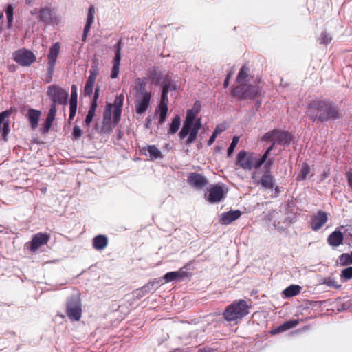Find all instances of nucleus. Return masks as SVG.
<instances>
[{"instance_id": "f257e3e1", "label": "nucleus", "mask_w": 352, "mask_h": 352, "mask_svg": "<svg viewBox=\"0 0 352 352\" xmlns=\"http://www.w3.org/2000/svg\"><path fill=\"white\" fill-rule=\"evenodd\" d=\"M272 149L273 146H270L263 155L241 151L236 155L234 163L235 170L243 169L245 171H251L254 168H260L264 164L265 168H270L274 161V157L269 156Z\"/></svg>"}, {"instance_id": "f03ea898", "label": "nucleus", "mask_w": 352, "mask_h": 352, "mask_svg": "<svg viewBox=\"0 0 352 352\" xmlns=\"http://www.w3.org/2000/svg\"><path fill=\"white\" fill-rule=\"evenodd\" d=\"M306 116L313 121L323 122L339 118L340 113L338 107L333 103L316 100L309 104Z\"/></svg>"}, {"instance_id": "7ed1b4c3", "label": "nucleus", "mask_w": 352, "mask_h": 352, "mask_svg": "<svg viewBox=\"0 0 352 352\" xmlns=\"http://www.w3.org/2000/svg\"><path fill=\"white\" fill-rule=\"evenodd\" d=\"M148 78H137L133 88L134 104L136 113L142 115L150 107L152 93L147 89Z\"/></svg>"}, {"instance_id": "20e7f679", "label": "nucleus", "mask_w": 352, "mask_h": 352, "mask_svg": "<svg viewBox=\"0 0 352 352\" xmlns=\"http://www.w3.org/2000/svg\"><path fill=\"white\" fill-rule=\"evenodd\" d=\"M248 308L249 306L245 300H239L228 306L223 315L226 320L234 321L248 314Z\"/></svg>"}, {"instance_id": "39448f33", "label": "nucleus", "mask_w": 352, "mask_h": 352, "mask_svg": "<svg viewBox=\"0 0 352 352\" xmlns=\"http://www.w3.org/2000/svg\"><path fill=\"white\" fill-rule=\"evenodd\" d=\"M262 89L258 85H239L234 88L232 94L241 99H254L261 94Z\"/></svg>"}, {"instance_id": "423d86ee", "label": "nucleus", "mask_w": 352, "mask_h": 352, "mask_svg": "<svg viewBox=\"0 0 352 352\" xmlns=\"http://www.w3.org/2000/svg\"><path fill=\"white\" fill-rule=\"evenodd\" d=\"M263 140L272 142V146H274L276 144L280 145H287L290 144L292 140V137L287 131L273 130L266 133L263 136Z\"/></svg>"}, {"instance_id": "0eeeda50", "label": "nucleus", "mask_w": 352, "mask_h": 352, "mask_svg": "<svg viewBox=\"0 0 352 352\" xmlns=\"http://www.w3.org/2000/svg\"><path fill=\"white\" fill-rule=\"evenodd\" d=\"M67 314L72 321H78L81 317V303L78 296L72 297L67 303Z\"/></svg>"}, {"instance_id": "6e6552de", "label": "nucleus", "mask_w": 352, "mask_h": 352, "mask_svg": "<svg viewBox=\"0 0 352 352\" xmlns=\"http://www.w3.org/2000/svg\"><path fill=\"white\" fill-rule=\"evenodd\" d=\"M47 95L54 104H64L66 103L68 92L56 85H51L48 87Z\"/></svg>"}, {"instance_id": "1a4fd4ad", "label": "nucleus", "mask_w": 352, "mask_h": 352, "mask_svg": "<svg viewBox=\"0 0 352 352\" xmlns=\"http://www.w3.org/2000/svg\"><path fill=\"white\" fill-rule=\"evenodd\" d=\"M14 60L22 66H29L36 60L35 55L30 50L21 49L13 54Z\"/></svg>"}, {"instance_id": "9d476101", "label": "nucleus", "mask_w": 352, "mask_h": 352, "mask_svg": "<svg viewBox=\"0 0 352 352\" xmlns=\"http://www.w3.org/2000/svg\"><path fill=\"white\" fill-rule=\"evenodd\" d=\"M60 44L59 43H55L50 50V53L48 54V67H47V74L49 76L50 80L48 82H50L52 78V75L54 73V66L56 65L57 57L59 54L60 52Z\"/></svg>"}, {"instance_id": "9b49d317", "label": "nucleus", "mask_w": 352, "mask_h": 352, "mask_svg": "<svg viewBox=\"0 0 352 352\" xmlns=\"http://www.w3.org/2000/svg\"><path fill=\"white\" fill-rule=\"evenodd\" d=\"M266 170L260 179H258L256 172L253 173L252 178L254 183L256 185L261 184L263 188L266 189H272L274 187V177L272 175L270 168H265Z\"/></svg>"}, {"instance_id": "f8f14e48", "label": "nucleus", "mask_w": 352, "mask_h": 352, "mask_svg": "<svg viewBox=\"0 0 352 352\" xmlns=\"http://www.w3.org/2000/svg\"><path fill=\"white\" fill-rule=\"evenodd\" d=\"M224 195L225 192L222 186L215 185L208 190V192L206 193L205 197L208 201L210 203H216L221 201L223 199Z\"/></svg>"}, {"instance_id": "ddd939ff", "label": "nucleus", "mask_w": 352, "mask_h": 352, "mask_svg": "<svg viewBox=\"0 0 352 352\" xmlns=\"http://www.w3.org/2000/svg\"><path fill=\"white\" fill-rule=\"evenodd\" d=\"M197 113V111L194 109L188 110L184 124L179 133V136L181 139H184L188 135L190 129L195 124L194 121Z\"/></svg>"}, {"instance_id": "4468645a", "label": "nucleus", "mask_w": 352, "mask_h": 352, "mask_svg": "<svg viewBox=\"0 0 352 352\" xmlns=\"http://www.w3.org/2000/svg\"><path fill=\"white\" fill-rule=\"evenodd\" d=\"M327 214L323 211H318L311 218V227L314 231L320 230L327 221Z\"/></svg>"}, {"instance_id": "2eb2a0df", "label": "nucleus", "mask_w": 352, "mask_h": 352, "mask_svg": "<svg viewBox=\"0 0 352 352\" xmlns=\"http://www.w3.org/2000/svg\"><path fill=\"white\" fill-rule=\"evenodd\" d=\"M188 182L197 189H202L208 184L207 179L198 173H191L188 177Z\"/></svg>"}, {"instance_id": "dca6fc26", "label": "nucleus", "mask_w": 352, "mask_h": 352, "mask_svg": "<svg viewBox=\"0 0 352 352\" xmlns=\"http://www.w3.org/2000/svg\"><path fill=\"white\" fill-rule=\"evenodd\" d=\"M49 240V234L42 232L37 233L32 238L30 250L34 252L36 251L39 247L46 244Z\"/></svg>"}, {"instance_id": "f3484780", "label": "nucleus", "mask_w": 352, "mask_h": 352, "mask_svg": "<svg viewBox=\"0 0 352 352\" xmlns=\"http://www.w3.org/2000/svg\"><path fill=\"white\" fill-rule=\"evenodd\" d=\"M113 105L111 104H107L103 115V126L102 131L104 132H109L113 127V124L111 122V111Z\"/></svg>"}, {"instance_id": "a211bd4d", "label": "nucleus", "mask_w": 352, "mask_h": 352, "mask_svg": "<svg viewBox=\"0 0 352 352\" xmlns=\"http://www.w3.org/2000/svg\"><path fill=\"white\" fill-rule=\"evenodd\" d=\"M90 75L85 86L84 93L85 95L90 96L92 94L96 76L98 74V71L96 67H92L89 71Z\"/></svg>"}, {"instance_id": "6ab92c4d", "label": "nucleus", "mask_w": 352, "mask_h": 352, "mask_svg": "<svg viewBox=\"0 0 352 352\" xmlns=\"http://www.w3.org/2000/svg\"><path fill=\"white\" fill-rule=\"evenodd\" d=\"M241 215L240 210L230 211L221 214L220 221L222 224L228 225L236 220Z\"/></svg>"}, {"instance_id": "aec40b11", "label": "nucleus", "mask_w": 352, "mask_h": 352, "mask_svg": "<svg viewBox=\"0 0 352 352\" xmlns=\"http://www.w3.org/2000/svg\"><path fill=\"white\" fill-rule=\"evenodd\" d=\"M95 12H96V10H95L94 6H90L88 10L87 19L86 24H85V26L84 28L82 38L83 41H86V38L88 35V33L90 30L91 26L94 21Z\"/></svg>"}, {"instance_id": "412c9836", "label": "nucleus", "mask_w": 352, "mask_h": 352, "mask_svg": "<svg viewBox=\"0 0 352 352\" xmlns=\"http://www.w3.org/2000/svg\"><path fill=\"white\" fill-rule=\"evenodd\" d=\"M95 12H96V10H95L94 6H90L88 10L87 19L86 24H85V26L84 28L82 38L83 41H86V38L88 35V33L90 30L91 26L94 21Z\"/></svg>"}, {"instance_id": "4be33fe9", "label": "nucleus", "mask_w": 352, "mask_h": 352, "mask_svg": "<svg viewBox=\"0 0 352 352\" xmlns=\"http://www.w3.org/2000/svg\"><path fill=\"white\" fill-rule=\"evenodd\" d=\"M41 115V112L38 110L34 109H30L28 110L26 116L28 118L30 126L33 129L37 128Z\"/></svg>"}, {"instance_id": "5701e85b", "label": "nucleus", "mask_w": 352, "mask_h": 352, "mask_svg": "<svg viewBox=\"0 0 352 352\" xmlns=\"http://www.w3.org/2000/svg\"><path fill=\"white\" fill-rule=\"evenodd\" d=\"M344 236L340 231L333 232L327 238L328 243L333 247H338L343 243Z\"/></svg>"}, {"instance_id": "b1692460", "label": "nucleus", "mask_w": 352, "mask_h": 352, "mask_svg": "<svg viewBox=\"0 0 352 352\" xmlns=\"http://www.w3.org/2000/svg\"><path fill=\"white\" fill-rule=\"evenodd\" d=\"M201 126V120L200 119H198L196 122H195V124L190 129L188 133L189 136L186 140V144H190L195 140V139L197 138L198 131L200 129Z\"/></svg>"}, {"instance_id": "393cba45", "label": "nucleus", "mask_w": 352, "mask_h": 352, "mask_svg": "<svg viewBox=\"0 0 352 352\" xmlns=\"http://www.w3.org/2000/svg\"><path fill=\"white\" fill-rule=\"evenodd\" d=\"M107 244L108 239L104 235H98L93 239V246L97 250H104Z\"/></svg>"}, {"instance_id": "a878e982", "label": "nucleus", "mask_w": 352, "mask_h": 352, "mask_svg": "<svg viewBox=\"0 0 352 352\" xmlns=\"http://www.w3.org/2000/svg\"><path fill=\"white\" fill-rule=\"evenodd\" d=\"M187 276V274L186 272L183 271L182 268L180 269L179 271L177 272H170L166 273L164 278L166 280V282L172 281L173 280L176 279H181L184 277H186Z\"/></svg>"}, {"instance_id": "bb28decb", "label": "nucleus", "mask_w": 352, "mask_h": 352, "mask_svg": "<svg viewBox=\"0 0 352 352\" xmlns=\"http://www.w3.org/2000/svg\"><path fill=\"white\" fill-rule=\"evenodd\" d=\"M298 323V320H289L284 324L279 326L278 328L274 329L272 331V333L276 334L280 332H283L286 330H288L289 329H292L297 325Z\"/></svg>"}, {"instance_id": "cd10ccee", "label": "nucleus", "mask_w": 352, "mask_h": 352, "mask_svg": "<svg viewBox=\"0 0 352 352\" xmlns=\"http://www.w3.org/2000/svg\"><path fill=\"white\" fill-rule=\"evenodd\" d=\"M148 76L150 78L151 82L156 85L160 84L161 79L162 78V73L156 68L151 69L148 71Z\"/></svg>"}, {"instance_id": "c85d7f7f", "label": "nucleus", "mask_w": 352, "mask_h": 352, "mask_svg": "<svg viewBox=\"0 0 352 352\" xmlns=\"http://www.w3.org/2000/svg\"><path fill=\"white\" fill-rule=\"evenodd\" d=\"M249 69L245 65H243L241 69L236 77V81L240 85L245 84L248 78Z\"/></svg>"}, {"instance_id": "c756f323", "label": "nucleus", "mask_w": 352, "mask_h": 352, "mask_svg": "<svg viewBox=\"0 0 352 352\" xmlns=\"http://www.w3.org/2000/svg\"><path fill=\"white\" fill-rule=\"evenodd\" d=\"M300 287L296 285H292L287 287L284 291L283 294L287 297H292L297 295L300 293Z\"/></svg>"}, {"instance_id": "7c9ffc66", "label": "nucleus", "mask_w": 352, "mask_h": 352, "mask_svg": "<svg viewBox=\"0 0 352 352\" xmlns=\"http://www.w3.org/2000/svg\"><path fill=\"white\" fill-rule=\"evenodd\" d=\"M309 175L312 176L313 174H311V168L308 166L307 164H303L301 168V170L297 177L298 180H304Z\"/></svg>"}, {"instance_id": "2f4dec72", "label": "nucleus", "mask_w": 352, "mask_h": 352, "mask_svg": "<svg viewBox=\"0 0 352 352\" xmlns=\"http://www.w3.org/2000/svg\"><path fill=\"white\" fill-rule=\"evenodd\" d=\"M339 263L342 266L352 264V251L350 253H343L339 256Z\"/></svg>"}, {"instance_id": "473e14b6", "label": "nucleus", "mask_w": 352, "mask_h": 352, "mask_svg": "<svg viewBox=\"0 0 352 352\" xmlns=\"http://www.w3.org/2000/svg\"><path fill=\"white\" fill-rule=\"evenodd\" d=\"M181 124V118L180 116L177 115L173 120L170 129L168 130V133L175 134L178 129H179Z\"/></svg>"}, {"instance_id": "72a5a7b5", "label": "nucleus", "mask_w": 352, "mask_h": 352, "mask_svg": "<svg viewBox=\"0 0 352 352\" xmlns=\"http://www.w3.org/2000/svg\"><path fill=\"white\" fill-rule=\"evenodd\" d=\"M147 151L149 153V156L152 160H156L157 158L162 157L161 151L155 146H148Z\"/></svg>"}, {"instance_id": "f704fd0d", "label": "nucleus", "mask_w": 352, "mask_h": 352, "mask_svg": "<svg viewBox=\"0 0 352 352\" xmlns=\"http://www.w3.org/2000/svg\"><path fill=\"white\" fill-rule=\"evenodd\" d=\"M120 60L118 58H113V67L111 69V78H116L119 74L120 72Z\"/></svg>"}, {"instance_id": "c9c22d12", "label": "nucleus", "mask_w": 352, "mask_h": 352, "mask_svg": "<svg viewBox=\"0 0 352 352\" xmlns=\"http://www.w3.org/2000/svg\"><path fill=\"white\" fill-rule=\"evenodd\" d=\"M168 87L163 86L162 97H161L160 104L159 107H168Z\"/></svg>"}, {"instance_id": "e433bc0d", "label": "nucleus", "mask_w": 352, "mask_h": 352, "mask_svg": "<svg viewBox=\"0 0 352 352\" xmlns=\"http://www.w3.org/2000/svg\"><path fill=\"white\" fill-rule=\"evenodd\" d=\"M6 14L8 19V28H10L12 26L14 20V8L12 5H8L6 10Z\"/></svg>"}, {"instance_id": "4c0bfd02", "label": "nucleus", "mask_w": 352, "mask_h": 352, "mask_svg": "<svg viewBox=\"0 0 352 352\" xmlns=\"http://www.w3.org/2000/svg\"><path fill=\"white\" fill-rule=\"evenodd\" d=\"M153 285L152 284H147L142 287V288L137 289L134 292V295L138 298H140L143 296H144L146 293L149 292L152 289Z\"/></svg>"}, {"instance_id": "58836bf2", "label": "nucleus", "mask_w": 352, "mask_h": 352, "mask_svg": "<svg viewBox=\"0 0 352 352\" xmlns=\"http://www.w3.org/2000/svg\"><path fill=\"white\" fill-rule=\"evenodd\" d=\"M40 19L45 22H49L52 19V11L48 8H45L40 11Z\"/></svg>"}, {"instance_id": "ea45409f", "label": "nucleus", "mask_w": 352, "mask_h": 352, "mask_svg": "<svg viewBox=\"0 0 352 352\" xmlns=\"http://www.w3.org/2000/svg\"><path fill=\"white\" fill-rule=\"evenodd\" d=\"M157 111L160 113L159 123L162 124L165 122L166 119L168 107H158Z\"/></svg>"}, {"instance_id": "a19ab883", "label": "nucleus", "mask_w": 352, "mask_h": 352, "mask_svg": "<svg viewBox=\"0 0 352 352\" xmlns=\"http://www.w3.org/2000/svg\"><path fill=\"white\" fill-rule=\"evenodd\" d=\"M340 278L343 279L344 281L352 278V267H349L342 270L341 272Z\"/></svg>"}, {"instance_id": "79ce46f5", "label": "nucleus", "mask_w": 352, "mask_h": 352, "mask_svg": "<svg viewBox=\"0 0 352 352\" xmlns=\"http://www.w3.org/2000/svg\"><path fill=\"white\" fill-rule=\"evenodd\" d=\"M239 136H234L233 138L232 141V142H231V144H230V146H229V148L228 149V157H230L232 155V153H233L236 146H237V144L239 143Z\"/></svg>"}, {"instance_id": "37998d69", "label": "nucleus", "mask_w": 352, "mask_h": 352, "mask_svg": "<svg viewBox=\"0 0 352 352\" xmlns=\"http://www.w3.org/2000/svg\"><path fill=\"white\" fill-rule=\"evenodd\" d=\"M124 99V96L123 94H120V95L117 96L115 98L113 107L118 108V109H122V107L123 106Z\"/></svg>"}, {"instance_id": "c03bdc74", "label": "nucleus", "mask_w": 352, "mask_h": 352, "mask_svg": "<svg viewBox=\"0 0 352 352\" xmlns=\"http://www.w3.org/2000/svg\"><path fill=\"white\" fill-rule=\"evenodd\" d=\"M69 109H70L69 119L72 120L76 113L77 100H70Z\"/></svg>"}, {"instance_id": "a18cd8bd", "label": "nucleus", "mask_w": 352, "mask_h": 352, "mask_svg": "<svg viewBox=\"0 0 352 352\" xmlns=\"http://www.w3.org/2000/svg\"><path fill=\"white\" fill-rule=\"evenodd\" d=\"M54 120V118H52V117H50V116L47 117L46 120H45V122L44 123V125H43V132L44 133H47L49 131V130L50 129V128H51V126L52 125Z\"/></svg>"}, {"instance_id": "49530a36", "label": "nucleus", "mask_w": 352, "mask_h": 352, "mask_svg": "<svg viewBox=\"0 0 352 352\" xmlns=\"http://www.w3.org/2000/svg\"><path fill=\"white\" fill-rule=\"evenodd\" d=\"M331 39L332 38L329 34L326 32H323L319 38V42L320 43L328 44L331 42Z\"/></svg>"}, {"instance_id": "de8ad7c7", "label": "nucleus", "mask_w": 352, "mask_h": 352, "mask_svg": "<svg viewBox=\"0 0 352 352\" xmlns=\"http://www.w3.org/2000/svg\"><path fill=\"white\" fill-rule=\"evenodd\" d=\"M121 112H122V109L114 108L113 121V125L119 121L120 116H121Z\"/></svg>"}, {"instance_id": "09e8293b", "label": "nucleus", "mask_w": 352, "mask_h": 352, "mask_svg": "<svg viewBox=\"0 0 352 352\" xmlns=\"http://www.w3.org/2000/svg\"><path fill=\"white\" fill-rule=\"evenodd\" d=\"M115 48H116V52H115V58H117L118 57V58L121 59V49H122V41L121 40H120L117 44L115 45Z\"/></svg>"}, {"instance_id": "8fccbe9b", "label": "nucleus", "mask_w": 352, "mask_h": 352, "mask_svg": "<svg viewBox=\"0 0 352 352\" xmlns=\"http://www.w3.org/2000/svg\"><path fill=\"white\" fill-rule=\"evenodd\" d=\"M95 110L89 109L85 119V123L87 125H89L92 122L93 118L95 115Z\"/></svg>"}, {"instance_id": "3c124183", "label": "nucleus", "mask_w": 352, "mask_h": 352, "mask_svg": "<svg viewBox=\"0 0 352 352\" xmlns=\"http://www.w3.org/2000/svg\"><path fill=\"white\" fill-rule=\"evenodd\" d=\"M98 96H99V89H96L95 91V93H94V96L93 98L91 106L90 107L91 109H94L96 111V107H97V99L98 98Z\"/></svg>"}, {"instance_id": "603ef678", "label": "nucleus", "mask_w": 352, "mask_h": 352, "mask_svg": "<svg viewBox=\"0 0 352 352\" xmlns=\"http://www.w3.org/2000/svg\"><path fill=\"white\" fill-rule=\"evenodd\" d=\"M324 283L327 284L328 286L335 287V288H339L340 286L337 284V282L333 278H328L324 281Z\"/></svg>"}, {"instance_id": "864d4df0", "label": "nucleus", "mask_w": 352, "mask_h": 352, "mask_svg": "<svg viewBox=\"0 0 352 352\" xmlns=\"http://www.w3.org/2000/svg\"><path fill=\"white\" fill-rule=\"evenodd\" d=\"M72 135H73V137L74 139L76 140V139L79 138L82 135V131H81L80 128L78 126H75L74 127Z\"/></svg>"}, {"instance_id": "5fc2aeb1", "label": "nucleus", "mask_w": 352, "mask_h": 352, "mask_svg": "<svg viewBox=\"0 0 352 352\" xmlns=\"http://www.w3.org/2000/svg\"><path fill=\"white\" fill-rule=\"evenodd\" d=\"M78 94H77V87L75 85L72 86L71 89V98L70 100H77Z\"/></svg>"}, {"instance_id": "6e6d98bb", "label": "nucleus", "mask_w": 352, "mask_h": 352, "mask_svg": "<svg viewBox=\"0 0 352 352\" xmlns=\"http://www.w3.org/2000/svg\"><path fill=\"white\" fill-rule=\"evenodd\" d=\"M2 124H3V135L4 138H6L10 131L9 122H8V120H5Z\"/></svg>"}, {"instance_id": "4d7b16f0", "label": "nucleus", "mask_w": 352, "mask_h": 352, "mask_svg": "<svg viewBox=\"0 0 352 352\" xmlns=\"http://www.w3.org/2000/svg\"><path fill=\"white\" fill-rule=\"evenodd\" d=\"M56 113V104L53 103L52 105L51 106V108H50L49 112H48L47 116L54 118Z\"/></svg>"}, {"instance_id": "13d9d810", "label": "nucleus", "mask_w": 352, "mask_h": 352, "mask_svg": "<svg viewBox=\"0 0 352 352\" xmlns=\"http://www.w3.org/2000/svg\"><path fill=\"white\" fill-rule=\"evenodd\" d=\"M226 130V126L224 125L220 124L218 125L214 131V133H216L217 135H219L221 132Z\"/></svg>"}, {"instance_id": "bf43d9fd", "label": "nucleus", "mask_w": 352, "mask_h": 352, "mask_svg": "<svg viewBox=\"0 0 352 352\" xmlns=\"http://www.w3.org/2000/svg\"><path fill=\"white\" fill-rule=\"evenodd\" d=\"M344 234L346 237L352 238V228L349 227L344 230Z\"/></svg>"}, {"instance_id": "052dcab7", "label": "nucleus", "mask_w": 352, "mask_h": 352, "mask_svg": "<svg viewBox=\"0 0 352 352\" xmlns=\"http://www.w3.org/2000/svg\"><path fill=\"white\" fill-rule=\"evenodd\" d=\"M218 135L216 134V133H212V136L210 138L208 142V146H210L213 144V142H214L215 139L217 138Z\"/></svg>"}, {"instance_id": "680f3d73", "label": "nucleus", "mask_w": 352, "mask_h": 352, "mask_svg": "<svg viewBox=\"0 0 352 352\" xmlns=\"http://www.w3.org/2000/svg\"><path fill=\"white\" fill-rule=\"evenodd\" d=\"M232 74H233L232 72H230L228 74V76L224 81V83H223V85L225 87H227L228 86L230 78L232 76Z\"/></svg>"}, {"instance_id": "e2e57ef3", "label": "nucleus", "mask_w": 352, "mask_h": 352, "mask_svg": "<svg viewBox=\"0 0 352 352\" xmlns=\"http://www.w3.org/2000/svg\"><path fill=\"white\" fill-rule=\"evenodd\" d=\"M164 86H168V91L170 90H173V89H176V85L171 82H169L168 83H166L165 85H164Z\"/></svg>"}, {"instance_id": "0e129e2a", "label": "nucleus", "mask_w": 352, "mask_h": 352, "mask_svg": "<svg viewBox=\"0 0 352 352\" xmlns=\"http://www.w3.org/2000/svg\"><path fill=\"white\" fill-rule=\"evenodd\" d=\"M346 177H347V180H348L349 185L351 187H352V173H346Z\"/></svg>"}, {"instance_id": "69168bd1", "label": "nucleus", "mask_w": 352, "mask_h": 352, "mask_svg": "<svg viewBox=\"0 0 352 352\" xmlns=\"http://www.w3.org/2000/svg\"><path fill=\"white\" fill-rule=\"evenodd\" d=\"M34 0H25L27 4H30Z\"/></svg>"}, {"instance_id": "338daca9", "label": "nucleus", "mask_w": 352, "mask_h": 352, "mask_svg": "<svg viewBox=\"0 0 352 352\" xmlns=\"http://www.w3.org/2000/svg\"><path fill=\"white\" fill-rule=\"evenodd\" d=\"M349 245L352 247V237L349 239Z\"/></svg>"}, {"instance_id": "774afa93", "label": "nucleus", "mask_w": 352, "mask_h": 352, "mask_svg": "<svg viewBox=\"0 0 352 352\" xmlns=\"http://www.w3.org/2000/svg\"><path fill=\"white\" fill-rule=\"evenodd\" d=\"M199 352H214V351H200Z\"/></svg>"}]
</instances>
